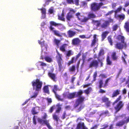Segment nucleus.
Returning a JSON list of instances; mask_svg holds the SVG:
<instances>
[{"label":"nucleus","mask_w":129,"mask_h":129,"mask_svg":"<svg viewBox=\"0 0 129 129\" xmlns=\"http://www.w3.org/2000/svg\"><path fill=\"white\" fill-rule=\"evenodd\" d=\"M117 39L120 40L121 42H117L115 45V48L117 49L121 50L123 49H126L127 47V44L125 41V38L123 36L120 35L117 36Z\"/></svg>","instance_id":"nucleus-1"},{"label":"nucleus","mask_w":129,"mask_h":129,"mask_svg":"<svg viewBox=\"0 0 129 129\" xmlns=\"http://www.w3.org/2000/svg\"><path fill=\"white\" fill-rule=\"evenodd\" d=\"M50 26L49 28L50 30L55 35L59 37H62V35L60 33L59 31L55 30V28L53 27V26H63L62 24L60 23H56L54 21H50L49 22Z\"/></svg>","instance_id":"nucleus-2"},{"label":"nucleus","mask_w":129,"mask_h":129,"mask_svg":"<svg viewBox=\"0 0 129 129\" xmlns=\"http://www.w3.org/2000/svg\"><path fill=\"white\" fill-rule=\"evenodd\" d=\"M76 92V97H79V98H78L76 101V104L74 106V108L77 107L80 104L84 101L85 99V97L81 96L83 93L82 90H80L78 92Z\"/></svg>","instance_id":"nucleus-3"},{"label":"nucleus","mask_w":129,"mask_h":129,"mask_svg":"<svg viewBox=\"0 0 129 129\" xmlns=\"http://www.w3.org/2000/svg\"><path fill=\"white\" fill-rule=\"evenodd\" d=\"M47 115L45 113L44 115L42 117V119L38 118V122L42 125H46L49 129H52V127L50 125L49 120L46 119L47 117Z\"/></svg>","instance_id":"nucleus-4"},{"label":"nucleus","mask_w":129,"mask_h":129,"mask_svg":"<svg viewBox=\"0 0 129 129\" xmlns=\"http://www.w3.org/2000/svg\"><path fill=\"white\" fill-rule=\"evenodd\" d=\"M31 83L33 88H35L36 91H39L41 90L43 83L39 79H37L35 81H32Z\"/></svg>","instance_id":"nucleus-5"},{"label":"nucleus","mask_w":129,"mask_h":129,"mask_svg":"<svg viewBox=\"0 0 129 129\" xmlns=\"http://www.w3.org/2000/svg\"><path fill=\"white\" fill-rule=\"evenodd\" d=\"M103 2H101L99 3L96 2L92 3L90 6L91 10L95 12L98 11L100 9L102 6L105 4Z\"/></svg>","instance_id":"nucleus-6"},{"label":"nucleus","mask_w":129,"mask_h":129,"mask_svg":"<svg viewBox=\"0 0 129 129\" xmlns=\"http://www.w3.org/2000/svg\"><path fill=\"white\" fill-rule=\"evenodd\" d=\"M56 52L57 54V55L56 56V57L58 66L59 69L60 71L63 68V66H62L63 61L62 58V55L57 50L56 51Z\"/></svg>","instance_id":"nucleus-7"},{"label":"nucleus","mask_w":129,"mask_h":129,"mask_svg":"<svg viewBox=\"0 0 129 129\" xmlns=\"http://www.w3.org/2000/svg\"><path fill=\"white\" fill-rule=\"evenodd\" d=\"M61 105H60L59 104H58L56 105V107H57V109L55 111V113H54L52 115L53 119L56 122L58 121L59 118L58 116L56 114V113H59L61 109Z\"/></svg>","instance_id":"nucleus-8"},{"label":"nucleus","mask_w":129,"mask_h":129,"mask_svg":"<svg viewBox=\"0 0 129 129\" xmlns=\"http://www.w3.org/2000/svg\"><path fill=\"white\" fill-rule=\"evenodd\" d=\"M111 79V77H109L106 79L105 81L104 85L103 86V81L102 79L100 80L98 82L99 84V88H101L102 87L105 88L108 85V83L109 80Z\"/></svg>","instance_id":"nucleus-9"},{"label":"nucleus","mask_w":129,"mask_h":129,"mask_svg":"<svg viewBox=\"0 0 129 129\" xmlns=\"http://www.w3.org/2000/svg\"><path fill=\"white\" fill-rule=\"evenodd\" d=\"M113 21L112 19L110 18H109V20H105L101 25V27L102 28L106 29L110 24V23L112 22Z\"/></svg>","instance_id":"nucleus-10"},{"label":"nucleus","mask_w":129,"mask_h":129,"mask_svg":"<svg viewBox=\"0 0 129 129\" xmlns=\"http://www.w3.org/2000/svg\"><path fill=\"white\" fill-rule=\"evenodd\" d=\"M124 104L122 101H120L117 104L114 108L116 112L117 113L123 107Z\"/></svg>","instance_id":"nucleus-11"},{"label":"nucleus","mask_w":129,"mask_h":129,"mask_svg":"<svg viewBox=\"0 0 129 129\" xmlns=\"http://www.w3.org/2000/svg\"><path fill=\"white\" fill-rule=\"evenodd\" d=\"M98 61L96 60H93L90 63L89 65V68H91L94 67L96 68L98 67Z\"/></svg>","instance_id":"nucleus-12"},{"label":"nucleus","mask_w":129,"mask_h":129,"mask_svg":"<svg viewBox=\"0 0 129 129\" xmlns=\"http://www.w3.org/2000/svg\"><path fill=\"white\" fill-rule=\"evenodd\" d=\"M129 122V116L125 120H121L119 121L116 124V126H121L125 123L127 124Z\"/></svg>","instance_id":"nucleus-13"},{"label":"nucleus","mask_w":129,"mask_h":129,"mask_svg":"<svg viewBox=\"0 0 129 129\" xmlns=\"http://www.w3.org/2000/svg\"><path fill=\"white\" fill-rule=\"evenodd\" d=\"M39 70H40L41 68H43V67L47 66V64L41 61H39L36 63Z\"/></svg>","instance_id":"nucleus-14"},{"label":"nucleus","mask_w":129,"mask_h":129,"mask_svg":"<svg viewBox=\"0 0 129 129\" xmlns=\"http://www.w3.org/2000/svg\"><path fill=\"white\" fill-rule=\"evenodd\" d=\"M81 41L78 38H77L73 39L72 40V44L75 45H79Z\"/></svg>","instance_id":"nucleus-15"},{"label":"nucleus","mask_w":129,"mask_h":129,"mask_svg":"<svg viewBox=\"0 0 129 129\" xmlns=\"http://www.w3.org/2000/svg\"><path fill=\"white\" fill-rule=\"evenodd\" d=\"M97 35L96 34H94L93 36V39L91 41V46L93 47L94 46L96 43L98 42V39L97 38Z\"/></svg>","instance_id":"nucleus-16"},{"label":"nucleus","mask_w":129,"mask_h":129,"mask_svg":"<svg viewBox=\"0 0 129 129\" xmlns=\"http://www.w3.org/2000/svg\"><path fill=\"white\" fill-rule=\"evenodd\" d=\"M76 129H88V128L85 126L83 122H80L78 124Z\"/></svg>","instance_id":"nucleus-17"},{"label":"nucleus","mask_w":129,"mask_h":129,"mask_svg":"<svg viewBox=\"0 0 129 129\" xmlns=\"http://www.w3.org/2000/svg\"><path fill=\"white\" fill-rule=\"evenodd\" d=\"M115 17L119 21H122L124 20L125 18V15L123 14L117 15Z\"/></svg>","instance_id":"nucleus-18"},{"label":"nucleus","mask_w":129,"mask_h":129,"mask_svg":"<svg viewBox=\"0 0 129 129\" xmlns=\"http://www.w3.org/2000/svg\"><path fill=\"white\" fill-rule=\"evenodd\" d=\"M48 75L49 77L52 80L54 81H56V75L50 72H49L48 73Z\"/></svg>","instance_id":"nucleus-19"},{"label":"nucleus","mask_w":129,"mask_h":129,"mask_svg":"<svg viewBox=\"0 0 129 129\" xmlns=\"http://www.w3.org/2000/svg\"><path fill=\"white\" fill-rule=\"evenodd\" d=\"M68 45V44H63L59 48L60 50L63 52H65L66 51V48Z\"/></svg>","instance_id":"nucleus-20"},{"label":"nucleus","mask_w":129,"mask_h":129,"mask_svg":"<svg viewBox=\"0 0 129 129\" xmlns=\"http://www.w3.org/2000/svg\"><path fill=\"white\" fill-rule=\"evenodd\" d=\"M66 18L67 21H70L73 19L74 17L73 15L70 12H69L66 14Z\"/></svg>","instance_id":"nucleus-21"},{"label":"nucleus","mask_w":129,"mask_h":129,"mask_svg":"<svg viewBox=\"0 0 129 129\" xmlns=\"http://www.w3.org/2000/svg\"><path fill=\"white\" fill-rule=\"evenodd\" d=\"M39 10L41 11L42 14V17L43 18H45L46 17V10L44 8H42L41 9H39Z\"/></svg>","instance_id":"nucleus-22"},{"label":"nucleus","mask_w":129,"mask_h":129,"mask_svg":"<svg viewBox=\"0 0 129 129\" xmlns=\"http://www.w3.org/2000/svg\"><path fill=\"white\" fill-rule=\"evenodd\" d=\"M48 85H45L44 86L43 88V92L44 93H47L48 94H50V92L49 91Z\"/></svg>","instance_id":"nucleus-23"},{"label":"nucleus","mask_w":129,"mask_h":129,"mask_svg":"<svg viewBox=\"0 0 129 129\" xmlns=\"http://www.w3.org/2000/svg\"><path fill=\"white\" fill-rule=\"evenodd\" d=\"M122 53L123 55H122L121 56V59L124 63L125 64H126L127 62L125 60V59L127 57V54H126L124 52H122Z\"/></svg>","instance_id":"nucleus-24"},{"label":"nucleus","mask_w":129,"mask_h":129,"mask_svg":"<svg viewBox=\"0 0 129 129\" xmlns=\"http://www.w3.org/2000/svg\"><path fill=\"white\" fill-rule=\"evenodd\" d=\"M76 94V92H74L71 93H69V92L68 99H71L75 98H76L75 96Z\"/></svg>","instance_id":"nucleus-25"},{"label":"nucleus","mask_w":129,"mask_h":129,"mask_svg":"<svg viewBox=\"0 0 129 129\" xmlns=\"http://www.w3.org/2000/svg\"><path fill=\"white\" fill-rule=\"evenodd\" d=\"M76 34V32L74 31L71 30H69L68 31V34L69 37H72L75 36Z\"/></svg>","instance_id":"nucleus-26"},{"label":"nucleus","mask_w":129,"mask_h":129,"mask_svg":"<svg viewBox=\"0 0 129 129\" xmlns=\"http://www.w3.org/2000/svg\"><path fill=\"white\" fill-rule=\"evenodd\" d=\"M112 59L113 61H117L118 59V57L116 55L115 52H113L111 55Z\"/></svg>","instance_id":"nucleus-27"},{"label":"nucleus","mask_w":129,"mask_h":129,"mask_svg":"<svg viewBox=\"0 0 129 129\" xmlns=\"http://www.w3.org/2000/svg\"><path fill=\"white\" fill-rule=\"evenodd\" d=\"M120 90L119 89H117L114 91L113 92L112 97V98L116 97L118 95L120 94Z\"/></svg>","instance_id":"nucleus-28"},{"label":"nucleus","mask_w":129,"mask_h":129,"mask_svg":"<svg viewBox=\"0 0 129 129\" xmlns=\"http://www.w3.org/2000/svg\"><path fill=\"white\" fill-rule=\"evenodd\" d=\"M109 33V32L107 31H105L102 33L101 35L102 41H103L106 38Z\"/></svg>","instance_id":"nucleus-29"},{"label":"nucleus","mask_w":129,"mask_h":129,"mask_svg":"<svg viewBox=\"0 0 129 129\" xmlns=\"http://www.w3.org/2000/svg\"><path fill=\"white\" fill-rule=\"evenodd\" d=\"M124 27L126 31L129 32V22H125Z\"/></svg>","instance_id":"nucleus-30"},{"label":"nucleus","mask_w":129,"mask_h":129,"mask_svg":"<svg viewBox=\"0 0 129 129\" xmlns=\"http://www.w3.org/2000/svg\"><path fill=\"white\" fill-rule=\"evenodd\" d=\"M69 71L70 72L74 73L75 72L76 67L75 65H73L69 69Z\"/></svg>","instance_id":"nucleus-31"},{"label":"nucleus","mask_w":129,"mask_h":129,"mask_svg":"<svg viewBox=\"0 0 129 129\" xmlns=\"http://www.w3.org/2000/svg\"><path fill=\"white\" fill-rule=\"evenodd\" d=\"M92 22L93 24H95L97 27H99L101 24L100 21L99 20H92Z\"/></svg>","instance_id":"nucleus-32"},{"label":"nucleus","mask_w":129,"mask_h":129,"mask_svg":"<svg viewBox=\"0 0 129 129\" xmlns=\"http://www.w3.org/2000/svg\"><path fill=\"white\" fill-rule=\"evenodd\" d=\"M38 107H33L32 108L31 110L32 114L33 115H35L39 113L38 112H37L36 110V108Z\"/></svg>","instance_id":"nucleus-33"},{"label":"nucleus","mask_w":129,"mask_h":129,"mask_svg":"<svg viewBox=\"0 0 129 129\" xmlns=\"http://www.w3.org/2000/svg\"><path fill=\"white\" fill-rule=\"evenodd\" d=\"M104 53V51L103 49H101L98 54V58H100L101 56L103 55Z\"/></svg>","instance_id":"nucleus-34"},{"label":"nucleus","mask_w":129,"mask_h":129,"mask_svg":"<svg viewBox=\"0 0 129 129\" xmlns=\"http://www.w3.org/2000/svg\"><path fill=\"white\" fill-rule=\"evenodd\" d=\"M106 64L107 65H110L112 64V62L110 60V57L109 56H107L106 59Z\"/></svg>","instance_id":"nucleus-35"},{"label":"nucleus","mask_w":129,"mask_h":129,"mask_svg":"<svg viewBox=\"0 0 129 129\" xmlns=\"http://www.w3.org/2000/svg\"><path fill=\"white\" fill-rule=\"evenodd\" d=\"M88 17L89 19L91 18H94L96 17V16L93 13H90L88 15Z\"/></svg>","instance_id":"nucleus-36"},{"label":"nucleus","mask_w":129,"mask_h":129,"mask_svg":"<svg viewBox=\"0 0 129 129\" xmlns=\"http://www.w3.org/2000/svg\"><path fill=\"white\" fill-rule=\"evenodd\" d=\"M54 93L55 94V97L58 100L61 101H63V99L61 98L60 96L59 95L57 94L56 92L54 91Z\"/></svg>","instance_id":"nucleus-37"},{"label":"nucleus","mask_w":129,"mask_h":129,"mask_svg":"<svg viewBox=\"0 0 129 129\" xmlns=\"http://www.w3.org/2000/svg\"><path fill=\"white\" fill-rule=\"evenodd\" d=\"M73 54V52L72 50H70L67 51L66 53V56L67 57H69Z\"/></svg>","instance_id":"nucleus-38"},{"label":"nucleus","mask_w":129,"mask_h":129,"mask_svg":"<svg viewBox=\"0 0 129 129\" xmlns=\"http://www.w3.org/2000/svg\"><path fill=\"white\" fill-rule=\"evenodd\" d=\"M56 106V105L55 106V105H53L51 106L49 110V112L50 113H52L55 108Z\"/></svg>","instance_id":"nucleus-39"},{"label":"nucleus","mask_w":129,"mask_h":129,"mask_svg":"<svg viewBox=\"0 0 129 129\" xmlns=\"http://www.w3.org/2000/svg\"><path fill=\"white\" fill-rule=\"evenodd\" d=\"M92 90V88L91 87H88L84 91V92L86 94H88L90 91Z\"/></svg>","instance_id":"nucleus-40"},{"label":"nucleus","mask_w":129,"mask_h":129,"mask_svg":"<svg viewBox=\"0 0 129 129\" xmlns=\"http://www.w3.org/2000/svg\"><path fill=\"white\" fill-rule=\"evenodd\" d=\"M101 100L103 102L106 103L109 101V99L105 96H104L102 97Z\"/></svg>","instance_id":"nucleus-41"},{"label":"nucleus","mask_w":129,"mask_h":129,"mask_svg":"<svg viewBox=\"0 0 129 129\" xmlns=\"http://www.w3.org/2000/svg\"><path fill=\"white\" fill-rule=\"evenodd\" d=\"M86 58V55L84 54H82V60L83 62L82 64V66H83L84 63L85 61V59Z\"/></svg>","instance_id":"nucleus-42"},{"label":"nucleus","mask_w":129,"mask_h":129,"mask_svg":"<svg viewBox=\"0 0 129 129\" xmlns=\"http://www.w3.org/2000/svg\"><path fill=\"white\" fill-rule=\"evenodd\" d=\"M45 60L47 62H50L52 61V58L49 56H46L44 57Z\"/></svg>","instance_id":"nucleus-43"},{"label":"nucleus","mask_w":129,"mask_h":129,"mask_svg":"<svg viewBox=\"0 0 129 129\" xmlns=\"http://www.w3.org/2000/svg\"><path fill=\"white\" fill-rule=\"evenodd\" d=\"M54 42L58 47L59 46L60 43V40L55 39L54 40Z\"/></svg>","instance_id":"nucleus-44"},{"label":"nucleus","mask_w":129,"mask_h":129,"mask_svg":"<svg viewBox=\"0 0 129 129\" xmlns=\"http://www.w3.org/2000/svg\"><path fill=\"white\" fill-rule=\"evenodd\" d=\"M121 98V95H119L118 97L117 98L115 101L113 102V104L114 105L115 104L117 103L120 100Z\"/></svg>","instance_id":"nucleus-45"},{"label":"nucleus","mask_w":129,"mask_h":129,"mask_svg":"<svg viewBox=\"0 0 129 129\" xmlns=\"http://www.w3.org/2000/svg\"><path fill=\"white\" fill-rule=\"evenodd\" d=\"M122 9V7L121 6H120L118 7L115 11L114 12L115 14H116L118 13Z\"/></svg>","instance_id":"nucleus-46"},{"label":"nucleus","mask_w":129,"mask_h":129,"mask_svg":"<svg viewBox=\"0 0 129 129\" xmlns=\"http://www.w3.org/2000/svg\"><path fill=\"white\" fill-rule=\"evenodd\" d=\"M108 40L110 43V45L112 46L113 45V42L111 38V36H109L108 37Z\"/></svg>","instance_id":"nucleus-47"},{"label":"nucleus","mask_w":129,"mask_h":129,"mask_svg":"<svg viewBox=\"0 0 129 129\" xmlns=\"http://www.w3.org/2000/svg\"><path fill=\"white\" fill-rule=\"evenodd\" d=\"M84 107V106L83 105L81 104L80 105V107L77 109V112H78L80 111Z\"/></svg>","instance_id":"nucleus-48"},{"label":"nucleus","mask_w":129,"mask_h":129,"mask_svg":"<svg viewBox=\"0 0 129 129\" xmlns=\"http://www.w3.org/2000/svg\"><path fill=\"white\" fill-rule=\"evenodd\" d=\"M79 0H73V4L78 6L79 5Z\"/></svg>","instance_id":"nucleus-49"},{"label":"nucleus","mask_w":129,"mask_h":129,"mask_svg":"<svg viewBox=\"0 0 129 129\" xmlns=\"http://www.w3.org/2000/svg\"><path fill=\"white\" fill-rule=\"evenodd\" d=\"M89 19V18L87 17H84L83 19L81 20V21L82 22H86Z\"/></svg>","instance_id":"nucleus-50"},{"label":"nucleus","mask_w":129,"mask_h":129,"mask_svg":"<svg viewBox=\"0 0 129 129\" xmlns=\"http://www.w3.org/2000/svg\"><path fill=\"white\" fill-rule=\"evenodd\" d=\"M58 90L57 87V85H55L54 86L53 88L52 89V91L54 93V91L56 92V91H57Z\"/></svg>","instance_id":"nucleus-51"},{"label":"nucleus","mask_w":129,"mask_h":129,"mask_svg":"<svg viewBox=\"0 0 129 129\" xmlns=\"http://www.w3.org/2000/svg\"><path fill=\"white\" fill-rule=\"evenodd\" d=\"M99 77H101L102 78H105L107 77V76L106 74H101L99 76Z\"/></svg>","instance_id":"nucleus-52"},{"label":"nucleus","mask_w":129,"mask_h":129,"mask_svg":"<svg viewBox=\"0 0 129 129\" xmlns=\"http://www.w3.org/2000/svg\"><path fill=\"white\" fill-rule=\"evenodd\" d=\"M97 76V72H94L93 75V81H95L96 80V78Z\"/></svg>","instance_id":"nucleus-53"},{"label":"nucleus","mask_w":129,"mask_h":129,"mask_svg":"<svg viewBox=\"0 0 129 129\" xmlns=\"http://www.w3.org/2000/svg\"><path fill=\"white\" fill-rule=\"evenodd\" d=\"M69 92H65L62 94L63 97L64 98H68V95Z\"/></svg>","instance_id":"nucleus-54"},{"label":"nucleus","mask_w":129,"mask_h":129,"mask_svg":"<svg viewBox=\"0 0 129 129\" xmlns=\"http://www.w3.org/2000/svg\"><path fill=\"white\" fill-rule=\"evenodd\" d=\"M87 3L85 1H82L81 2V6L84 7L87 6Z\"/></svg>","instance_id":"nucleus-55"},{"label":"nucleus","mask_w":129,"mask_h":129,"mask_svg":"<svg viewBox=\"0 0 129 129\" xmlns=\"http://www.w3.org/2000/svg\"><path fill=\"white\" fill-rule=\"evenodd\" d=\"M58 20L64 21H65V19L63 17L61 16H60L59 15H58Z\"/></svg>","instance_id":"nucleus-56"},{"label":"nucleus","mask_w":129,"mask_h":129,"mask_svg":"<svg viewBox=\"0 0 129 129\" xmlns=\"http://www.w3.org/2000/svg\"><path fill=\"white\" fill-rule=\"evenodd\" d=\"M33 124L34 125H36L37 124V122L36 120L35 115H34L33 117Z\"/></svg>","instance_id":"nucleus-57"},{"label":"nucleus","mask_w":129,"mask_h":129,"mask_svg":"<svg viewBox=\"0 0 129 129\" xmlns=\"http://www.w3.org/2000/svg\"><path fill=\"white\" fill-rule=\"evenodd\" d=\"M76 11V10L71 9H70V12H69L71 13L73 15Z\"/></svg>","instance_id":"nucleus-58"},{"label":"nucleus","mask_w":129,"mask_h":129,"mask_svg":"<svg viewBox=\"0 0 129 129\" xmlns=\"http://www.w3.org/2000/svg\"><path fill=\"white\" fill-rule=\"evenodd\" d=\"M46 100L47 101L48 105H50L52 102V99L51 98H46Z\"/></svg>","instance_id":"nucleus-59"},{"label":"nucleus","mask_w":129,"mask_h":129,"mask_svg":"<svg viewBox=\"0 0 129 129\" xmlns=\"http://www.w3.org/2000/svg\"><path fill=\"white\" fill-rule=\"evenodd\" d=\"M111 102L109 100L105 104L107 107H108L111 106Z\"/></svg>","instance_id":"nucleus-60"},{"label":"nucleus","mask_w":129,"mask_h":129,"mask_svg":"<svg viewBox=\"0 0 129 129\" xmlns=\"http://www.w3.org/2000/svg\"><path fill=\"white\" fill-rule=\"evenodd\" d=\"M44 42H45L44 41H43V42H41L40 40L38 41V42L41 45V47H43L44 46Z\"/></svg>","instance_id":"nucleus-61"},{"label":"nucleus","mask_w":129,"mask_h":129,"mask_svg":"<svg viewBox=\"0 0 129 129\" xmlns=\"http://www.w3.org/2000/svg\"><path fill=\"white\" fill-rule=\"evenodd\" d=\"M81 55V52H80L76 56V58H75V61L78 59V58Z\"/></svg>","instance_id":"nucleus-62"},{"label":"nucleus","mask_w":129,"mask_h":129,"mask_svg":"<svg viewBox=\"0 0 129 129\" xmlns=\"http://www.w3.org/2000/svg\"><path fill=\"white\" fill-rule=\"evenodd\" d=\"M118 25L117 24L113 26V30L115 31L117 30L118 28Z\"/></svg>","instance_id":"nucleus-63"},{"label":"nucleus","mask_w":129,"mask_h":129,"mask_svg":"<svg viewBox=\"0 0 129 129\" xmlns=\"http://www.w3.org/2000/svg\"><path fill=\"white\" fill-rule=\"evenodd\" d=\"M114 11L113 10L109 11L107 14H106V16H108L109 15H110L112 14L113 12Z\"/></svg>","instance_id":"nucleus-64"}]
</instances>
